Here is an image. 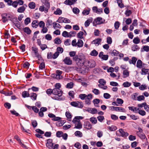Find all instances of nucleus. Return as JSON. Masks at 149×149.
Here are the masks:
<instances>
[{
  "label": "nucleus",
  "mask_w": 149,
  "mask_h": 149,
  "mask_svg": "<svg viewBox=\"0 0 149 149\" xmlns=\"http://www.w3.org/2000/svg\"><path fill=\"white\" fill-rule=\"evenodd\" d=\"M31 49L32 51H33L36 56L38 58V60H40L43 61H44L41 56L38 53V49L37 47H32Z\"/></svg>",
  "instance_id": "nucleus-1"
},
{
  "label": "nucleus",
  "mask_w": 149,
  "mask_h": 149,
  "mask_svg": "<svg viewBox=\"0 0 149 149\" xmlns=\"http://www.w3.org/2000/svg\"><path fill=\"white\" fill-rule=\"evenodd\" d=\"M52 91L53 94L54 95H58V97H60L63 95V91L61 90H58L57 88H54Z\"/></svg>",
  "instance_id": "nucleus-2"
},
{
  "label": "nucleus",
  "mask_w": 149,
  "mask_h": 149,
  "mask_svg": "<svg viewBox=\"0 0 149 149\" xmlns=\"http://www.w3.org/2000/svg\"><path fill=\"white\" fill-rule=\"evenodd\" d=\"M14 139L18 141L19 144L22 147L24 148L25 149H28L27 147L22 143L20 139L17 135H15L14 136Z\"/></svg>",
  "instance_id": "nucleus-3"
},
{
  "label": "nucleus",
  "mask_w": 149,
  "mask_h": 149,
  "mask_svg": "<svg viewBox=\"0 0 149 149\" xmlns=\"http://www.w3.org/2000/svg\"><path fill=\"white\" fill-rule=\"evenodd\" d=\"M85 59V56L82 53L79 54L78 55H76V56L73 58V60L77 61L78 60V59Z\"/></svg>",
  "instance_id": "nucleus-4"
},
{
  "label": "nucleus",
  "mask_w": 149,
  "mask_h": 149,
  "mask_svg": "<svg viewBox=\"0 0 149 149\" xmlns=\"http://www.w3.org/2000/svg\"><path fill=\"white\" fill-rule=\"evenodd\" d=\"M15 18V19L12 23L13 24L15 25L19 29L21 30H22V28H21L20 23L19 21H18L17 17H16Z\"/></svg>",
  "instance_id": "nucleus-5"
},
{
  "label": "nucleus",
  "mask_w": 149,
  "mask_h": 149,
  "mask_svg": "<svg viewBox=\"0 0 149 149\" xmlns=\"http://www.w3.org/2000/svg\"><path fill=\"white\" fill-rule=\"evenodd\" d=\"M56 74H52V75H54V76L56 75V77H54L55 78H57V79L58 78H57V77L58 76V79H62L63 77L61 75L62 73L63 72L60 70H56Z\"/></svg>",
  "instance_id": "nucleus-6"
},
{
  "label": "nucleus",
  "mask_w": 149,
  "mask_h": 149,
  "mask_svg": "<svg viewBox=\"0 0 149 149\" xmlns=\"http://www.w3.org/2000/svg\"><path fill=\"white\" fill-rule=\"evenodd\" d=\"M96 65V63L93 60H91L88 61L87 65L90 68H92L95 67Z\"/></svg>",
  "instance_id": "nucleus-7"
},
{
  "label": "nucleus",
  "mask_w": 149,
  "mask_h": 149,
  "mask_svg": "<svg viewBox=\"0 0 149 149\" xmlns=\"http://www.w3.org/2000/svg\"><path fill=\"white\" fill-rule=\"evenodd\" d=\"M3 15H6V16L8 17V18L9 19V20L10 21L12 22L15 19V18L17 17H14L13 15L10 13H5L3 14Z\"/></svg>",
  "instance_id": "nucleus-8"
},
{
  "label": "nucleus",
  "mask_w": 149,
  "mask_h": 149,
  "mask_svg": "<svg viewBox=\"0 0 149 149\" xmlns=\"http://www.w3.org/2000/svg\"><path fill=\"white\" fill-rule=\"evenodd\" d=\"M64 63L67 65H71L72 63V61L69 57H67L63 60Z\"/></svg>",
  "instance_id": "nucleus-9"
},
{
  "label": "nucleus",
  "mask_w": 149,
  "mask_h": 149,
  "mask_svg": "<svg viewBox=\"0 0 149 149\" xmlns=\"http://www.w3.org/2000/svg\"><path fill=\"white\" fill-rule=\"evenodd\" d=\"M120 133L121 134L120 135L123 137H126L129 134L127 132H124L122 129H120L119 130Z\"/></svg>",
  "instance_id": "nucleus-10"
},
{
  "label": "nucleus",
  "mask_w": 149,
  "mask_h": 149,
  "mask_svg": "<svg viewBox=\"0 0 149 149\" xmlns=\"http://www.w3.org/2000/svg\"><path fill=\"white\" fill-rule=\"evenodd\" d=\"M84 125V128L88 130H90L92 128V125L89 121L85 122Z\"/></svg>",
  "instance_id": "nucleus-11"
},
{
  "label": "nucleus",
  "mask_w": 149,
  "mask_h": 149,
  "mask_svg": "<svg viewBox=\"0 0 149 149\" xmlns=\"http://www.w3.org/2000/svg\"><path fill=\"white\" fill-rule=\"evenodd\" d=\"M77 0H66L64 3L66 5L71 6Z\"/></svg>",
  "instance_id": "nucleus-12"
},
{
  "label": "nucleus",
  "mask_w": 149,
  "mask_h": 149,
  "mask_svg": "<svg viewBox=\"0 0 149 149\" xmlns=\"http://www.w3.org/2000/svg\"><path fill=\"white\" fill-rule=\"evenodd\" d=\"M102 19V18L101 17H97L96 19H95L93 22V24L94 26H96V24H95V23H96L97 22H100L99 23H98L97 24H102L103 22L102 21L101 22V20Z\"/></svg>",
  "instance_id": "nucleus-13"
},
{
  "label": "nucleus",
  "mask_w": 149,
  "mask_h": 149,
  "mask_svg": "<svg viewBox=\"0 0 149 149\" xmlns=\"http://www.w3.org/2000/svg\"><path fill=\"white\" fill-rule=\"evenodd\" d=\"M101 41L102 39L101 38H96L91 43L95 44V45H98L101 42Z\"/></svg>",
  "instance_id": "nucleus-14"
},
{
  "label": "nucleus",
  "mask_w": 149,
  "mask_h": 149,
  "mask_svg": "<svg viewBox=\"0 0 149 149\" xmlns=\"http://www.w3.org/2000/svg\"><path fill=\"white\" fill-rule=\"evenodd\" d=\"M62 36L64 37H70L71 38L72 37H74V35H69V33H68L66 31H64L62 33Z\"/></svg>",
  "instance_id": "nucleus-15"
},
{
  "label": "nucleus",
  "mask_w": 149,
  "mask_h": 149,
  "mask_svg": "<svg viewBox=\"0 0 149 149\" xmlns=\"http://www.w3.org/2000/svg\"><path fill=\"white\" fill-rule=\"evenodd\" d=\"M84 117L81 116H75L74 119L73 120L72 122L74 123H76L77 121L80 120H82L84 119Z\"/></svg>",
  "instance_id": "nucleus-16"
},
{
  "label": "nucleus",
  "mask_w": 149,
  "mask_h": 149,
  "mask_svg": "<svg viewBox=\"0 0 149 149\" xmlns=\"http://www.w3.org/2000/svg\"><path fill=\"white\" fill-rule=\"evenodd\" d=\"M109 53L111 54V55L112 56H118L120 53V52L117 51L116 49H113V51H111L109 52Z\"/></svg>",
  "instance_id": "nucleus-17"
},
{
  "label": "nucleus",
  "mask_w": 149,
  "mask_h": 149,
  "mask_svg": "<svg viewBox=\"0 0 149 149\" xmlns=\"http://www.w3.org/2000/svg\"><path fill=\"white\" fill-rule=\"evenodd\" d=\"M137 59L136 57L133 56L132 58V60L130 59L129 60V62L130 64H133L135 65Z\"/></svg>",
  "instance_id": "nucleus-18"
},
{
  "label": "nucleus",
  "mask_w": 149,
  "mask_h": 149,
  "mask_svg": "<svg viewBox=\"0 0 149 149\" xmlns=\"http://www.w3.org/2000/svg\"><path fill=\"white\" fill-rule=\"evenodd\" d=\"M85 62V59H82L79 62H77V65L79 66H82L84 64Z\"/></svg>",
  "instance_id": "nucleus-19"
},
{
  "label": "nucleus",
  "mask_w": 149,
  "mask_h": 149,
  "mask_svg": "<svg viewBox=\"0 0 149 149\" xmlns=\"http://www.w3.org/2000/svg\"><path fill=\"white\" fill-rule=\"evenodd\" d=\"M147 73L148 74H149V69H146L144 68H142L141 69V74L146 75Z\"/></svg>",
  "instance_id": "nucleus-20"
},
{
  "label": "nucleus",
  "mask_w": 149,
  "mask_h": 149,
  "mask_svg": "<svg viewBox=\"0 0 149 149\" xmlns=\"http://www.w3.org/2000/svg\"><path fill=\"white\" fill-rule=\"evenodd\" d=\"M41 2L44 4L46 7L48 8L50 7V3L48 0H41Z\"/></svg>",
  "instance_id": "nucleus-21"
},
{
  "label": "nucleus",
  "mask_w": 149,
  "mask_h": 149,
  "mask_svg": "<svg viewBox=\"0 0 149 149\" xmlns=\"http://www.w3.org/2000/svg\"><path fill=\"white\" fill-rule=\"evenodd\" d=\"M37 94L36 93H31V95H30L29 97H30L31 99L33 101L36 100Z\"/></svg>",
  "instance_id": "nucleus-22"
},
{
  "label": "nucleus",
  "mask_w": 149,
  "mask_h": 149,
  "mask_svg": "<svg viewBox=\"0 0 149 149\" xmlns=\"http://www.w3.org/2000/svg\"><path fill=\"white\" fill-rule=\"evenodd\" d=\"M25 33H26L28 35L30 34L31 33V31L29 27H26L22 29Z\"/></svg>",
  "instance_id": "nucleus-23"
},
{
  "label": "nucleus",
  "mask_w": 149,
  "mask_h": 149,
  "mask_svg": "<svg viewBox=\"0 0 149 149\" xmlns=\"http://www.w3.org/2000/svg\"><path fill=\"white\" fill-rule=\"evenodd\" d=\"M141 52L146 51L148 52L149 51V46L145 45L143 46L141 49Z\"/></svg>",
  "instance_id": "nucleus-24"
},
{
  "label": "nucleus",
  "mask_w": 149,
  "mask_h": 149,
  "mask_svg": "<svg viewBox=\"0 0 149 149\" xmlns=\"http://www.w3.org/2000/svg\"><path fill=\"white\" fill-rule=\"evenodd\" d=\"M22 96L23 98L29 97L30 96L29 91H24L22 92Z\"/></svg>",
  "instance_id": "nucleus-25"
},
{
  "label": "nucleus",
  "mask_w": 149,
  "mask_h": 149,
  "mask_svg": "<svg viewBox=\"0 0 149 149\" xmlns=\"http://www.w3.org/2000/svg\"><path fill=\"white\" fill-rule=\"evenodd\" d=\"M0 93L5 95L6 96H10L13 94V93L12 91L9 93H8L3 91V90H1L0 91Z\"/></svg>",
  "instance_id": "nucleus-26"
},
{
  "label": "nucleus",
  "mask_w": 149,
  "mask_h": 149,
  "mask_svg": "<svg viewBox=\"0 0 149 149\" xmlns=\"http://www.w3.org/2000/svg\"><path fill=\"white\" fill-rule=\"evenodd\" d=\"M143 62L142 61L140 60L139 59L137 60L136 63V67L138 68H142V64Z\"/></svg>",
  "instance_id": "nucleus-27"
},
{
  "label": "nucleus",
  "mask_w": 149,
  "mask_h": 149,
  "mask_svg": "<svg viewBox=\"0 0 149 149\" xmlns=\"http://www.w3.org/2000/svg\"><path fill=\"white\" fill-rule=\"evenodd\" d=\"M92 18L91 17V19H88L86 21L84 24L85 26L86 27L88 26L89 25L90 23L92 22Z\"/></svg>",
  "instance_id": "nucleus-28"
},
{
  "label": "nucleus",
  "mask_w": 149,
  "mask_h": 149,
  "mask_svg": "<svg viewBox=\"0 0 149 149\" xmlns=\"http://www.w3.org/2000/svg\"><path fill=\"white\" fill-rule=\"evenodd\" d=\"M28 6L30 9H34L35 8L36 5L34 2H31L29 3Z\"/></svg>",
  "instance_id": "nucleus-29"
},
{
  "label": "nucleus",
  "mask_w": 149,
  "mask_h": 149,
  "mask_svg": "<svg viewBox=\"0 0 149 149\" xmlns=\"http://www.w3.org/2000/svg\"><path fill=\"white\" fill-rule=\"evenodd\" d=\"M137 135L142 140H144L146 138L145 135L143 133H139L137 134Z\"/></svg>",
  "instance_id": "nucleus-30"
},
{
  "label": "nucleus",
  "mask_w": 149,
  "mask_h": 149,
  "mask_svg": "<svg viewBox=\"0 0 149 149\" xmlns=\"http://www.w3.org/2000/svg\"><path fill=\"white\" fill-rule=\"evenodd\" d=\"M117 127L115 126L112 125L111 127L108 126L107 129L111 131H115L117 129Z\"/></svg>",
  "instance_id": "nucleus-31"
},
{
  "label": "nucleus",
  "mask_w": 149,
  "mask_h": 149,
  "mask_svg": "<svg viewBox=\"0 0 149 149\" xmlns=\"http://www.w3.org/2000/svg\"><path fill=\"white\" fill-rule=\"evenodd\" d=\"M26 8L24 6H22L19 7L17 10V11L19 13H22L25 10Z\"/></svg>",
  "instance_id": "nucleus-32"
},
{
  "label": "nucleus",
  "mask_w": 149,
  "mask_h": 149,
  "mask_svg": "<svg viewBox=\"0 0 149 149\" xmlns=\"http://www.w3.org/2000/svg\"><path fill=\"white\" fill-rule=\"evenodd\" d=\"M83 42L81 40L79 39L78 40V41L77 42V46L78 47H82L83 46Z\"/></svg>",
  "instance_id": "nucleus-33"
},
{
  "label": "nucleus",
  "mask_w": 149,
  "mask_h": 149,
  "mask_svg": "<svg viewBox=\"0 0 149 149\" xmlns=\"http://www.w3.org/2000/svg\"><path fill=\"white\" fill-rule=\"evenodd\" d=\"M98 54V52L96 50L94 49L92 51L90 54V55L94 56H97Z\"/></svg>",
  "instance_id": "nucleus-34"
},
{
  "label": "nucleus",
  "mask_w": 149,
  "mask_h": 149,
  "mask_svg": "<svg viewBox=\"0 0 149 149\" xmlns=\"http://www.w3.org/2000/svg\"><path fill=\"white\" fill-rule=\"evenodd\" d=\"M140 48L138 46L136 45H134L132 47V50L133 51H135L136 50H139Z\"/></svg>",
  "instance_id": "nucleus-35"
},
{
  "label": "nucleus",
  "mask_w": 149,
  "mask_h": 149,
  "mask_svg": "<svg viewBox=\"0 0 149 149\" xmlns=\"http://www.w3.org/2000/svg\"><path fill=\"white\" fill-rule=\"evenodd\" d=\"M65 116L67 118L70 119L68 120L69 121H71V119L72 117V115L69 111H66L65 112Z\"/></svg>",
  "instance_id": "nucleus-36"
},
{
  "label": "nucleus",
  "mask_w": 149,
  "mask_h": 149,
  "mask_svg": "<svg viewBox=\"0 0 149 149\" xmlns=\"http://www.w3.org/2000/svg\"><path fill=\"white\" fill-rule=\"evenodd\" d=\"M133 42L135 44H138L140 42V39L139 38V37L137 36L134 38L133 40Z\"/></svg>",
  "instance_id": "nucleus-37"
},
{
  "label": "nucleus",
  "mask_w": 149,
  "mask_h": 149,
  "mask_svg": "<svg viewBox=\"0 0 149 149\" xmlns=\"http://www.w3.org/2000/svg\"><path fill=\"white\" fill-rule=\"evenodd\" d=\"M61 40L58 37L56 38L54 40V43L56 44H60L61 43Z\"/></svg>",
  "instance_id": "nucleus-38"
},
{
  "label": "nucleus",
  "mask_w": 149,
  "mask_h": 149,
  "mask_svg": "<svg viewBox=\"0 0 149 149\" xmlns=\"http://www.w3.org/2000/svg\"><path fill=\"white\" fill-rule=\"evenodd\" d=\"M129 72L127 70H124L123 71V74L124 76L123 77L126 78L129 75Z\"/></svg>",
  "instance_id": "nucleus-39"
},
{
  "label": "nucleus",
  "mask_w": 149,
  "mask_h": 149,
  "mask_svg": "<svg viewBox=\"0 0 149 149\" xmlns=\"http://www.w3.org/2000/svg\"><path fill=\"white\" fill-rule=\"evenodd\" d=\"M77 122H78V123L77 124V126L75 125V127L74 128H75L77 129H80L82 127V125L81 124L80 120H78Z\"/></svg>",
  "instance_id": "nucleus-40"
},
{
  "label": "nucleus",
  "mask_w": 149,
  "mask_h": 149,
  "mask_svg": "<svg viewBox=\"0 0 149 149\" xmlns=\"http://www.w3.org/2000/svg\"><path fill=\"white\" fill-rule=\"evenodd\" d=\"M62 13V11L59 8H57L56 10L54 12V14L56 15H60Z\"/></svg>",
  "instance_id": "nucleus-41"
},
{
  "label": "nucleus",
  "mask_w": 149,
  "mask_h": 149,
  "mask_svg": "<svg viewBox=\"0 0 149 149\" xmlns=\"http://www.w3.org/2000/svg\"><path fill=\"white\" fill-rule=\"evenodd\" d=\"M90 9L88 8V9H85L82 12V13L84 15H88L90 13Z\"/></svg>",
  "instance_id": "nucleus-42"
},
{
  "label": "nucleus",
  "mask_w": 149,
  "mask_h": 149,
  "mask_svg": "<svg viewBox=\"0 0 149 149\" xmlns=\"http://www.w3.org/2000/svg\"><path fill=\"white\" fill-rule=\"evenodd\" d=\"M84 34V33L82 31H80L77 33V37L80 39H82L83 38V36Z\"/></svg>",
  "instance_id": "nucleus-43"
},
{
  "label": "nucleus",
  "mask_w": 149,
  "mask_h": 149,
  "mask_svg": "<svg viewBox=\"0 0 149 149\" xmlns=\"http://www.w3.org/2000/svg\"><path fill=\"white\" fill-rule=\"evenodd\" d=\"M90 121L93 124H95L97 122V120L96 118L92 117L90 119Z\"/></svg>",
  "instance_id": "nucleus-44"
},
{
  "label": "nucleus",
  "mask_w": 149,
  "mask_h": 149,
  "mask_svg": "<svg viewBox=\"0 0 149 149\" xmlns=\"http://www.w3.org/2000/svg\"><path fill=\"white\" fill-rule=\"evenodd\" d=\"M30 65V63L28 61H26L23 65V67L24 68L28 69Z\"/></svg>",
  "instance_id": "nucleus-45"
},
{
  "label": "nucleus",
  "mask_w": 149,
  "mask_h": 149,
  "mask_svg": "<svg viewBox=\"0 0 149 149\" xmlns=\"http://www.w3.org/2000/svg\"><path fill=\"white\" fill-rule=\"evenodd\" d=\"M92 10L94 13L100 14V11L98 10L97 6H94L92 8Z\"/></svg>",
  "instance_id": "nucleus-46"
},
{
  "label": "nucleus",
  "mask_w": 149,
  "mask_h": 149,
  "mask_svg": "<svg viewBox=\"0 0 149 149\" xmlns=\"http://www.w3.org/2000/svg\"><path fill=\"white\" fill-rule=\"evenodd\" d=\"M132 13V12L131 10L127 9L125 11V14L127 17L129 16L130 15H131Z\"/></svg>",
  "instance_id": "nucleus-47"
},
{
  "label": "nucleus",
  "mask_w": 149,
  "mask_h": 149,
  "mask_svg": "<svg viewBox=\"0 0 149 149\" xmlns=\"http://www.w3.org/2000/svg\"><path fill=\"white\" fill-rule=\"evenodd\" d=\"M131 85V84L129 83L128 81H126L124 82L123 84V86L124 87H130Z\"/></svg>",
  "instance_id": "nucleus-48"
},
{
  "label": "nucleus",
  "mask_w": 149,
  "mask_h": 149,
  "mask_svg": "<svg viewBox=\"0 0 149 149\" xmlns=\"http://www.w3.org/2000/svg\"><path fill=\"white\" fill-rule=\"evenodd\" d=\"M120 23L118 21H116L115 22L114 24L115 28L116 29H118L120 26Z\"/></svg>",
  "instance_id": "nucleus-49"
},
{
  "label": "nucleus",
  "mask_w": 149,
  "mask_h": 149,
  "mask_svg": "<svg viewBox=\"0 0 149 149\" xmlns=\"http://www.w3.org/2000/svg\"><path fill=\"white\" fill-rule=\"evenodd\" d=\"M5 39H8L10 37V35L8 33V30H5V32L4 33Z\"/></svg>",
  "instance_id": "nucleus-50"
},
{
  "label": "nucleus",
  "mask_w": 149,
  "mask_h": 149,
  "mask_svg": "<svg viewBox=\"0 0 149 149\" xmlns=\"http://www.w3.org/2000/svg\"><path fill=\"white\" fill-rule=\"evenodd\" d=\"M54 145V143H51V144L48 143H46V146L49 149H52Z\"/></svg>",
  "instance_id": "nucleus-51"
},
{
  "label": "nucleus",
  "mask_w": 149,
  "mask_h": 149,
  "mask_svg": "<svg viewBox=\"0 0 149 149\" xmlns=\"http://www.w3.org/2000/svg\"><path fill=\"white\" fill-rule=\"evenodd\" d=\"M74 84L72 82L68 83L66 85V88H73Z\"/></svg>",
  "instance_id": "nucleus-52"
},
{
  "label": "nucleus",
  "mask_w": 149,
  "mask_h": 149,
  "mask_svg": "<svg viewBox=\"0 0 149 149\" xmlns=\"http://www.w3.org/2000/svg\"><path fill=\"white\" fill-rule=\"evenodd\" d=\"M10 112L13 115H15L16 116H20V115L14 110H10Z\"/></svg>",
  "instance_id": "nucleus-53"
},
{
  "label": "nucleus",
  "mask_w": 149,
  "mask_h": 149,
  "mask_svg": "<svg viewBox=\"0 0 149 149\" xmlns=\"http://www.w3.org/2000/svg\"><path fill=\"white\" fill-rule=\"evenodd\" d=\"M71 105L73 107H78V103L77 102L75 101H73L71 102L70 103Z\"/></svg>",
  "instance_id": "nucleus-54"
},
{
  "label": "nucleus",
  "mask_w": 149,
  "mask_h": 149,
  "mask_svg": "<svg viewBox=\"0 0 149 149\" xmlns=\"http://www.w3.org/2000/svg\"><path fill=\"white\" fill-rule=\"evenodd\" d=\"M31 19L29 17H28L25 19L24 20V24L26 25H28L31 22Z\"/></svg>",
  "instance_id": "nucleus-55"
},
{
  "label": "nucleus",
  "mask_w": 149,
  "mask_h": 149,
  "mask_svg": "<svg viewBox=\"0 0 149 149\" xmlns=\"http://www.w3.org/2000/svg\"><path fill=\"white\" fill-rule=\"evenodd\" d=\"M3 15H3L2 14V15H1V16L2 17V22L3 23H6V22H7L8 21V19H7V18L6 17V15L5 16H4Z\"/></svg>",
  "instance_id": "nucleus-56"
},
{
  "label": "nucleus",
  "mask_w": 149,
  "mask_h": 149,
  "mask_svg": "<svg viewBox=\"0 0 149 149\" xmlns=\"http://www.w3.org/2000/svg\"><path fill=\"white\" fill-rule=\"evenodd\" d=\"M74 134L76 136H78L79 137H81L82 136V133L79 131H76L74 133Z\"/></svg>",
  "instance_id": "nucleus-57"
},
{
  "label": "nucleus",
  "mask_w": 149,
  "mask_h": 149,
  "mask_svg": "<svg viewBox=\"0 0 149 149\" xmlns=\"http://www.w3.org/2000/svg\"><path fill=\"white\" fill-rule=\"evenodd\" d=\"M44 62V61H43ZM45 68V65L44 62H42L39 65V68L41 70H43Z\"/></svg>",
  "instance_id": "nucleus-58"
},
{
  "label": "nucleus",
  "mask_w": 149,
  "mask_h": 149,
  "mask_svg": "<svg viewBox=\"0 0 149 149\" xmlns=\"http://www.w3.org/2000/svg\"><path fill=\"white\" fill-rule=\"evenodd\" d=\"M18 5L17 1H12V2L11 3V5L10 6H12L13 7L15 8L17 7Z\"/></svg>",
  "instance_id": "nucleus-59"
},
{
  "label": "nucleus",
  "mask_w": 149,
  "mask_h": 149,
  "mask_svg": "<svg viewBox=\"0 0 149 149\" xmlns=\"http://www.w3.org/2000/svg\"><path fill=\"white\" fill-rule=\"evenodd\" d=\"M38 24L40 27L42 28L45 26V24L43 21H41L38 23Z\"/></svg>",
  "instance_id": "nucleus-60"
},
{
  "label": "nucleus",
  "mask_w": 149,
  "mask_h": 149,
  "mask_svg": "<svg viewBox=\"0 0 149 149\" xmlns=\"http://www.w3.org/2000/svg\"><path fill=\"white\" fill-rule=\"evenodd\" d=\"M31 124L33 128H35L38 125V123L36 120H33L32 121Z\"/></svg>",
  "instance_id": "nucleus-61"
},
{
  "label": "nucleus",
  "mask_w": 149,
  "mask_h": 149,
  "mask_svg": "<svg viewBox=\"0 0 149 149\" xmlns=\"http://www.w3.org/2000/svg\"><path fill=\"white\" fill-rule=\"evenodd\" d=\"M59 52H56L53 55L52 58L53 59H55L56 58L59 56Z\"/></svg>",
  "instance_id": "nucleus-62"
},
{
  "label": "nucleus",
  "mask_w": 149,
  "mask_h": 149,
  "mask_svg": "<svg viewBox=\"0 0 149 149\" xmlns=\"http://www.w3.org/2000/svg\"><path fill=\"white\" fill-rule=\"evenodd\" d=\"M63 134V133L62 131H58L56 133V136L58 138L61 137Z\"/></svg>",
  "instance_id": "nucleus-63"
},
{
  "label": "nucleus",
  "mask_w": 149,
  "mask_h": 149,
  "mask_svg": "<svg viewBox=\"0 0 149 149\" xmlns=\"http://www.w3.org/2000/svg\"><path fill=\"white\" fill-rule=\"evenodd\" d=\"M73 12L75 14H78L79 12V9L77 8H74L72 10Z\"/></svg>",
  "instance_id": "nucleus-64"
}]
</instances>
